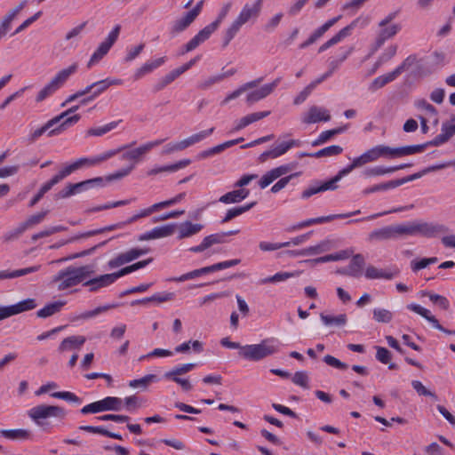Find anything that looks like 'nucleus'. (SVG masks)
<instances>
[{"mask_svg":"<svg viewBox=\"0 0 455 455\" xmlns=\"http://www.w3.org/2000/svg\"><path fill=\"white\" fill-rule=\"evenodd\" d=\"M448 228L444 225H434L432 223L411 221L403 224L385 226L373 230L369 234L370 241H387L403 239L407 236L420 235L426 237H433L438 233H446Z\"/></svg>","mask_w":455,"mask_h":455,"instance_id":"f257e3e1","label":"nucleus"},{"mask_svg":"<svg viewBox=\"0 0 455 455\" xmlns=\"http://www.w3.org/2000/svg\"><path fill=\"white\" fill-rule=\"evenodd\" d=\"M263 0H256L253 4H245L237 17L226 29L223 36V46L226 47L236 36L241 28L247 22H254L259 16Z\"/></svg>","mask_w":455,"mask_h":455,"instance_id":"f03ea898","label":"nucleus"},{"mask_svg":"<svg viewBox=\"0 0 455 455\" xmlns=\"http://www.w3.org/2000/svg\"><path fill=\"white\" fill-rule=\"evenodd\" d=\"M95 273L93 266L85 265L78 267H68L53 276L52 283H56L58 290L63 291L77 285Z\"/></svg>","mask_w":455,"mask_h":455,"instance_id":"7ed1b4c3","label":"nucleus"},{"mask_svg":"<svg viewBox=\"0 0 455 455\" xmlns=\"http://www.w3.org/2000/svg\"><path fill=\"white\" fill-rule=\"evenodd\" d=\"M278 352V347L266 339L259 344L245 345L238 351L240 357L250 361H260Z\"/></svg>","mask_w":455,"mask_h":455,"instance_id":"20e7f679","label":"nucleus"},{"mask_svg":"<svg viewBox=\"0 0 455 455\" xmlns=\"http://www.w3.org/2000/svg\"><path fill=\"white\" fill-rule=\"evenodd\" d=\"M78 68L77 63H73L69 67L60 70L50 82L42 88L36 96V101L40 102L50 95L53 94L57 90L64 85V84L74 75Z\"/></svg>","mask_w":455,"mask_h":455,"instance_id":"39448f33","label":"nucleus"},{"mask_svg":"<svg viewBox=\"0 0 455 455\" xmlns=\"http://www.w3.org/2000/svg\"><path fill=\"white\" fill-rule=\"evenodd\" d=\"M28 415L38 427L44 428L47 425L44 419L52 417L64 419L66 411L62 407L57 405L40 404L31 408L28 411Z\"/></svg>","mask_w":455,"mask_h":455,"instance_id":"423d86ee","label":"nucleus"},{"mask_svg":"<svg viewBox=\"0 0 455 455\" xmlns=\"http://www.w3.org/2000/svg\"><path fill=\"white\" fill-rule=\"evenodd\" d=\"M213 132L214 127H212L210 129L204 130L195 134H192L180 141L170 142L164 147L162 153L164 155H170L174 152L185 150L188 148L201 142L202 140L212 135Z\"/></svg>","mask_w":455,"mask_h":455,"instance_id":"0eeeda50","label":"nucleus"},{"mask_svg":"<svg viewBox=\"0 0 455 455\" xmlns=\"http://www.w3.org/2000/svg\"><path fill=\"white\" fill-rule=\"evenodd\" d=\"M123 407V401L121 398L108 396L102 400L92 403L85 405L81 409L82 414L99 413L107 411H118Z\"/></svg>","mask_w":455,"mask_h":455,"instance_id":"6e6552de","label":"nucleus"},{"mask_svg":"<svg viewBox=\"0 0 455 455\" xmlns=\"http://www.w3.org/2000/svg\"><path fill=\"white\" fill-rule=\"evenodd\" d=\"M102 186L103 185V178L97 177L91 180H84L78 183H68L65 188H63L60 191L56 194L57 198H67L73 195L81 193L83 191L88 190L93 186Z\"/></svg>","mask_w":455,"mask_h":455,"instance_id":"1a4fd4ad","label":"nucleus"},{"mask_svg":"<svg viewBox=\"0 0 455 455\" xmlns=\"http://www.w3.org/2000/svg\"><path fill=\"white\" fill-rule=\"evenodd\" d=\"M121 30V26L116 25L112 29V31L108 34V37L103 41L99 47L96 49V51L92 55L87 66L88 68H91L95 63L99 62L110 50L112 45L116 43L119 34Z\"/></svg>","mask_w":455,"mask_h":455,"instance_id":"9d476101","label":"nucleus"},{"mask_svg":"<svg viewBox=\"0 0 455 455\" xmlns=\"http://www.w3.org/2000/svg\"><path fill=\"white\" fill-rule=\"evenodd\" d=\"M78 108H79V106H74V107L70 108L69 109H68L67 111L62 112L60 115L55 116L54 118H58V125L50 131L49 135L50 136L58 135V134L61 133L62 132H64L68 127L76 124L80 119V116L74 115L72 116H68V115L70 113L76 112Z\"/></svg>","mask_w":455,"mask_h":455,"instance_id":"9b49d317","label":"nucleus"},{"mask_svg":"<svg viewBox=\"0 0 455 455\" xmlns=\"http://www.w3.org/2000/svg\"><path fill=\"white\" fill-rule=\"evenodd\" d=\"M36 307L34 299H26L15 305L0 307V321L20 313L34 309Z\"/></svg>","mask_w":455,"mask_h":455,"instance_id":"f8f14e48","label":"nucleus"},{"mask_svg":"<svg viewBox=\"0 0 455 455\" xmlns=\"http://www.w3.org/2000/svg\"><path fill=\"white\" fill-rule=\"evenodd\" d=\"M331 120L330 111L323 107L313 105L301 116L302 123L306 124Z\"/></svg>","mask_w":455,"mask_h":455,"instance_id":"ddd939ff","label":"nucleus"},{"mask_svg":"<svg viewBox=\"0 0 455 455\" xmlns=\"http://www.w3.org/2000/svg\"><path fill=\"white\" fill-rule=\"evenodd\" d=\"M120 277L118 271L111 274H105L89 280L86 279L84 285L88 287L89 291L95 292L101 288L108 287L114 283Z\"/></svg>","mask_w":455,"mask_h":455,"instance_id":"4468645a","label":"nucleus"},{"mask_svg":"<svg viewBox=\"0 0 455 455\" xmlns=\"http://www.w3.org/2000/svg\"><path fill=\"white\" fill-rule=\"evenodd\" d=\"M343 178V175L341 174L340 171L335 175L332 179L330 180L324 181L321 184H314L309 186L307 189H305L302 194L301 197L303 199H307L310 196L323 192L326 190H335L338 186L337 182H339Z\"/></svg>","mask_w":455,"mask_h":455,"instance_id":"2eb2a0df","label":"nucleus"},{"mask_svg":"<svg viewBox=\"0 0 455 455\" xmlns=\"http://www.w3.org/2000/svg\"><path fill=\"white\" fill-rule=\"evenodd\" d=\"M379 158V157L377 148L374 147L362 154L360 156L355 157L349 165L340 170V172L344 177L345 175L350 173L354 169L362 167L369 163L375 162Z\"/></svg>","mask_w":455,"mask_h":455,"instance_id":"dca6fc26","label":"nucleus"},{"mask_svg":"<svg viewBox=\"0 0 455 455\" xmlns=\"http://www.w3.org/2000/svg\"><path fill=\"white\" fill-rule=\"evenodd\" d=\"M148 249L133 248L125 252L120 253L116 258L110 259L108 263L109 268H116L124 264L129 263L139 257L147 254Z\"/></svg>","mask_w":455,"mask_h":455,"instance_id":"f3484780","label":"nucleus"},{"mask_svg":"<svg viewBox=\"0 0 455 455\" xmlns=\"http://www.w3.org/2000/svg\"><path fill=\"white\" fill-rule=\"evenodd\" d=\"M365 266V260L362 254H355L353 256L349 265L346 267L339 268L337 270L338 274L359 278L363 275V270Z\"/></svg>","mask_w":455,"mask_h":455,"instance_id":"a211bd4d","label":"nucleus"},{"mask_svg":"<svg viewBox=\"0 0 455 455\" xmlns=\"http://www.w3.org/2000/svg\"><path fill=\"white\" fill-rule=\"evenodd\" d=\"M164 141V140H156L149 141L146 144L140 146L137 148L126 151L121 156L122 160L131 161L137 163L140 160L141 156L149 152L153 148L159 146ZM135 165V164H133Z\"/></svg>","mask_w":455,"mask_h":455,"instance_id":"6ab92c4d","label":"nucleus"},{"mask_svg":"<svg viewBox=\"0 0 455 455\" xmlns=\"http://www.w3.org/2000/svg\"><path fill=\"white\" fill-rule=\"evenodd\" d=\"M294 168L293 164H284L274 168L266 172L260 179L259 185L261 188H265L278 178L286 175Z\"/></svg>","mask_w":455,"mask_h":455,"instance_id":"aec40b11","label":"nucleus"},{"mask_svg":"<svg viewBox=\"0 0 455 455\" xmlns=\"http://www.w3.org/2000/svg\"><path fill=\"white\" fill-rule=\"evenodd\" d=\"M407 308L424 317L426 320L432 323L434 328L444 333L455 335V331H451L443 328L439 323L438 320L433 315H431V312L428 309L414 303L407 305Z\"/></svg>","mask_w":455,"mask_h":455,"instance_id":"412c9836","label":"nucleus"},{"mask_svg":"<svg viewBox=\"0 0 455 455\" xmlns=\"http://www.w3.org/2000/svg\"><path fill=\"white\" fill-rule=\"evenodd\" d=\"M281 78H276L272 83L264 84L259 89L249 92L246 96V102L251 105L265 99L267 96L273 92L275 87L279 84Z\"/></svg>","mask_w":455,"mask_h":455,"instance_id":"4be33fe9","label":"nucleus"},{"mask_svg":"<svg viewBox=\"0 0 455 455\" xmlns=\"http://www.w3.org/2000/svg\"><path fill=\"white\" fill-rule=\"evenodd\" d=\"M175 231V225L169 224L162 227H156L139 236V241H148L160 239L172 235Z\"/></svg>","mask_w":455,"mask_h":455,"instance_id":"5701e85b","label":"nucleus"},{"mask_svg":"<svg viewBox=\"0 0 455 455\" xmlns=\"http://www.w3.org/2000/svg\"><path fill=\"white\" fill-rule=\"evenodd\" d=\"M340 19L341 15H339L326 21L323 25L315 29L305 42L299 44V48L305 49L307 46L314 44L315 42H316V40L322 37L323 34L327 32L333 25H335Z\"/></svg>","mask_w":455,"mask_h":455,"instance_id":"b1692460","label":"nucleus"},{"mask_svg":"<svg viewBox=\"0 0 455 455\" xmlns=\"http://www.w3.org/2000/svg\"><path fill=\"white\" fill-rule=\"evenodd\" d=\"M270 115L269 111H262V112H255L251 113L239 120L235 122V126L233 127L231 132H238L245 128L246 126L253 124L257 121H259Z\"/></svg>","mask_w":455,"mask_h":455,"instance_id":"393cba45","label":"nucleus"},{"mask_svg":"<svg viewBox=\"0 0 455 455\" xmlns=\"http://www.w3.org/2000/svg\"><path fill=\"white\" fill-rule=\"evenodd\" d=\"M204 226L199 223L185 221L177 226V238L182 240L196 235L203 229Z\"/></svg>","mask_w":455,"mask_h":455,"instance_id":"a878e982","label":"nucleus"},{"mask_svg":"<svg viewBox=\"0 0 455 455\" xmlns=\"http://www.w3.org/2000/svg\"><path fill=\"white\" fill-rule=\"evenodd\" d=\"M380 30L375 41L374 51H377L383 45L386 40L395 36L401 29L398 24H390L385 27H379Z\"/></svg>","mask_w":455,"mask_h":455,"instance_id":"bb28decb","label":"nucleus"},{"mask_svg":"<svg viewBox=\"0 0 455 455\" xmlns=\"http://www.w3.org/2000/svg\"><path fill=\"white\" fill-rule=\"evenodd\" d=\"M243 138H238V139H235V140H228L224 143H221V144H219L213 148H208L206 150H204L202 152H200L198 155H197V158L198 159H205V158H208V157H211L214 155H217V154H220L221 152H223L225 149L234 146V145H236L238 144L239 142L243 141Z\"/></svg>","mask_w":455,"mask_h":455,"instance_id":"cd10ccee","label":"nucleus"},{"mask_svg":"<svg viewBox=\"0 0 455 455\" xmlns=\"http://www.w3.org/2000/svg\"><path fill=\"white\" fill-rule=\"evenodd\" d=\"M100 164V160L98 156L93 157H84L76 160V162L67 165L63 168L64 172L67 176L70 175L73 172L83 168V167H92Z\"/></svg>","mask_w":455,"mask_h":455,"instance_id":"c85d7f7f","label":"nucleus"},{"mask_svg":"<svg viewBox=\"0 0 455 455\" xmlns=\"http://www.w3.org/2000/svg\"><path fill=\"white\" fill-rule=\"evenodd\" d=\"M85 341L86 339L84 336H69L61 341L58 349L60 353L79 350Z\"/></svg>","mask_w":455,"mask_h":455,"instance_id":"c756f323","label":"nucleus"},{"mask_svg":"<svg viewBox=\"0 0 455 455\" xmlns=\"http://www.w3.org/2000/svg\"><path fill=\"white\" fill-rule=\"evenodd\" d=\"M397 274H398V271L385 270V269L378 268L374 266H369L365 270V277L368 279L391 280Z\"/></svg>","mask_w":455,"mask_h":455,"instance_id":"7c9ffc66","label":"nucleus"},{"mask_svg":"<svg viewBox=\"0 0 455 455\" xmlns=\"http://www.w3.org/2000/svg\"><path fill=\"white\" fill-rule=\"evenodd\" d=\"M26 4V0L21 1L17 6L9 10L7 13L3 17L0 21V26L5 30L6 33L10 30L12 20L23 10Z\"/></svg>","mask_w":455,"mask_h":455,"instance_id":"2f4dec72","label":"nucleus"},{"mask_svg":"<svg viewBox=\"0 0 455 455\" xmlns=\"http://www.w3.org/2000/svg\"><path fill=\"white\" fill-rule=\"evenodd\" d=\"M416 61V57L411 55L407 57L401 65H399L394 71L383 75L384 80L386 84H388L394 81L398 76H400L403 71L407 70L411 66H412Z\"/></svg>","mask_w":455,"mask_h":455,"instance_id":"473e14b6","label":"nucleus"},{"mask_svg":"<svg viewBox=\"0 0 455 455\" xmlns=\"http://www.w3.org/2000/svg\"><path fill=\"white\" fill-rule=\"evenodd\" d=\"M249 195V190L245 188L236 189L230 191L223 196H221L219 199L220 203L223 204H236L242 202Z\"/></svg>","mask_w":455,"mask_h":455,"instance_id":"72a5a7b5","label":"nucleus"},{"mask_svg":"<svg viewBox=\"0 0 455 455\" xmlns=\"http://www.w3.org/2000/svg\"><path fill=\"white\" fill-rule=\"evenodd\" d=\"M262 78H258L253 81L248 82L238 87L236 90H235L233 92L228 94L220 103L221 106L227 105L230 100H235L238 98L240 95H242L243 92L255 88L259 85V84L261 82Z\"/></svg>","mask_w":455,"mask_h":455,"instance_id":"f704fd0d","label":"nucleus"},{"mask_svg":"<svg viewBox=\"0 0 455 455\" xmlns=\"http://www.w3.org/2000/svg\"><path fill=\"white\" fill-rule=\"evenodd\" d=\"M122 84L121 79H110L106 78L95 83H92V86L94 91L92 92V95L89 96V100H93L100 94H101L103 92H105L108 87L112 85H119Z\"/></svg>","mask_w":455,"mask_h":455,"instance_id":"c9c22d12","label":"nucleus"},{"mask_svg":"<svg viewBox=\"0 0 455 455\" xmlns=\"http://www.w3.org/2000/svg\"><path fill=\"white\" fill-rule=\"evenodd\" d=\"M357 213H360L359 210L353 212H348V213L334 214V215H328V216L318 217V218H314V219H308L307 220L302 221L301 224L304 228L309 227L314 224H321V223H324V222H329L335 219H344V218H347V217L355 215Z\"/></svg>","mask_w":455,"mask_h":455,"instance_id":"e433bc0d","label":"nucleus"},{"mask_svg":"<svg viewBox=\"0 0 455 455\" xmlns=\"http://www.w3.org/2000/svg\"><path fill=\"white\" fill-rule=\"evenodd\" d=\"M411 166V164H401L397 166L392 167H383V166H375L371 168H368L364 170L363 175L365 177H374V176H382L387 173L395 172L398 170L404 169L406 167Z\"/></svg>","mask_w":455,"mask_h":455,"instance_id":"4c0bfd02","label":"nucleus"},{"mask_svg":"<svg viewBox=\"0 0 455 455\" xmlns=\"http://www.w3.org/2000/svg\"><path fill=\"white\" fill-rule=\"evenodd\" d=\"M329 74H323L319 78L315 79V81L311 82L307 86H306L299 93V95L294 99V104L299 105L303 103L307 98L309 96V94L312 92V91L322 82H323L325 79L328 78Z\"/></svg>","mask_w":455,"mask_h":455,"instance_id":"58836bf2","label":"nucleus"},{"mask_svg":"<svg viewBox=\"0 0 455 455\" xmlns=\"http://www.w3.org/2000/svg\"><path fill=\"white\" fill-rule=\"evenodd\" d=\"M195 20L196 19L188 12L185 16L176 20L173 22L171 28V34L172 36H176L183 32L194 22Z\"/></svg>","mask_w":455,"mask_h":455,"instance_id":"ea45409f","label":"nucleus"},{"mask_svg":"<svg viewBox=\"0 0 455 455\" xmlns=\"http://www.w3.org/2000/svg\"><path fill=\"white\" fill-rule=\"evenodd\" d=\"M335 247L336 243L333 240L325 239L321 241L316 245L307 247L306 253H308V256L316 255L331 251Z\"/></svg>","mask_w":455,"mask_h":455,"instance_id":"a19ab883","label":"nucleus"},{"mask_svg":"<svg viewBox=\"0 0 455 455\" xmlns=\"http://www.w3.org/2000/svg\"><path fill=\"white\" fill-rule=\"evenodd\" d=\"M0 435L10 440H27L32 435L28 429H2Z\"/></svg>","mask_w":455,"mask_h":455,"instance_id":"79ce46f5","label":"nucleus"},{"mask_svg":"<svg viewBox=\"0 0 455 455\" xmlns=\"http://www.w3.org/2000/svg\"><path fill=\"white\" fill-rule=\"evenodd\" d=\"M158 381V378L155 374H148L140 379H132L129 382V387L132 388H137L140 391H145L148 389V386L153 383Z\"/></svg>","mask_w":455,"mask_h":455,"instance_id":"37998d69","label":"nucleus"},{"mask_svg":"<svg viewBox=\"0 0 455 455\" xmlns=\"http://www.w3.org/2000/svg\"><path fill=\"white\" fill-rule=\"evenodd\" d=\"M320 318L324 325L326 326H336L342 327L346 325L347 322V316L346 314H340L339 315H330L320 314Z\"/></svg>","mask_w":455,"mask_h":455,"instance_id":"c03bdc74","label":"nucleus"},{"mask_svg":"<svg viewBox=\"0 0 455 455\" xmlns=\"http://www.w3.org/2000/svg\"><path fill=\"white\" fill-rule=\"evenodd\" d=\"M160 210H163V205L161 204L160 202L156 203L148 208L141 209L140 211H139L136 214L130 217L126 220V223L132 224L140 219L147 218V217L150 216L151 214H153L154 212H156Z\"/></svg>","mask_w":455,"mask_h":455,"instance_id":"a18cd8bd","label":"nucleus"},{"mask_svg":"<svg viewBox=\"0 0 455 455\" xmlns=\"http://www.w3.org/2000/svg\"><path fill=\"white\" fill-rule=\"evenodd\" d=\"M353 253L352 250H343L339 252L325 255L314 259L315 263H325L329 261H339L348 259Z\"/></svg>","mask_w":455,"mask_h":455,"instance_id":"49530a36","label":"nucleus"},{"mask_svg":"<svg viewBox=\"0 0 455 455\" xmlns=\"http://www.w3.org/2000/svg\"><path fill=\"white\" fill-rule=\"evenodd\" d=\"M255 204H256L255 202H252V203L248 204L243 206L235 207V208H231V209L228 210V212H227L225 217L222 219L221 222L222 223L229 222L233 219H235V218L240 216L241 214L251 210L255 205Z\"/></svg>","mask_w":455,"mask_h":455,"instance_id":"de8ad7c7","label":"nucleus"},{"mask_svg":"<svg viewBox=\"0 0 455 455\" xmlns=\"http://www.w3.org/2000/svg\"><path fill=\"white\" fill-rule=\"evenodd\" d=\"M41 266H33L26 268H21L18 270H14L12 272L7 271H0V279H7V278H16L19 276H22L28 274H31L36 272L40 269Z\"/></svg>","mask_w":455,"mask_h":455,"instance_id":"09e8293b","label":"nucleus"},{"mask_svg":"<svg viewBox=\"0 0 455 455\" xmlns=\"http://www.w3.org/2000/svg\"><path fill=\"white\" fill-rule=\"evenodd\" d=\"M58 125V118H52L49 120L44 125H43L40 128H37L33 132H31L29 140L34 142L36 141L39 137H41L44 133L48 132H50L51 130L55 128Z\"/></svg>","mask_w":455,"mask_h":455,"instance_id":"8fccbe9b","label":"nucleus"},{"mask_svg":"<svg viewBox=\"0 0 455 455\" xmlns=\"http://www.w3.org/2000/svg\"><path fill=\"white\" fill-rule=\"evenodd\" d=\"M119 306L120 305L118 303H113V304H108V305H105V306H100V307H96L93 310L86 311V312L79 315L78 316L76 317V319H77V320H85V319L92 318V317L98 315L100 313L106 312V311H108L109 309L116 308V307H117Z\"/></svg>","mask_w":455,"mask_h":455,"instance_id":"3c124183","label":"nucleus"},{"mask_svg":"<svg viewBox=\"0 0 455 455\" xmlns=\"http://www.w3.org/2000/svg\"><path fill=\"white\" fill-rule=\"evenodd\" d=\"M64 305H65V303L62 301H56L53 303H50V304L46 305L44 307H43L42 309L38 310L36 315L38 317H41V318L49 317V316L54 315L55 313L59 312Z\"/></svg>","mask_w":455,"mask_h":455,"instance_id":"603ef678","label":"nucleus"},{"mask_svg":"<svg viewBox=\"0 0 455 455\" xmlns=\"http://www.w3.org/2000/svg\"><path fill=\"white\" fill-rule=\"evenodd\" d=\"M358 20H353L349 25L343 28L341 30H339L336 35H334L330 40V42L332 44V45L339 43L346 37L349 36L351 35L352 30L355 28L357 25Z\"/></svg>","mask_w":455,"mask_h":455,"instance_id":"864d4df0","label":"nucleus"},{"mask_svg":"<svg viewBox=\"0 0 455 455\" xmlns=\"http://www.w3.org/2000/svg\"><path fill=\"white\" fill-rule=\"evenodd\" d=\"M121 122H122L121 120H118V121H114V122L108 123L100 127L90 128L87 131V135H89V136H102V135L108 133V132L114 130L118 125V124H120Z\"/></svg>","mask_w":455,"mask_h":455,"instance_id":"5fc2aeb1","label":"nucleus"},{"mask_svg":"<svg viewBox=\"0 0 455 455\" xmlns=\"http://www.w3.org/2000/svg\"><path fill=\"white\" fill-rule=\"evenodd\" d=\"M427 147V144H420V145L404 146V147L395 148L396 157L413 155L416 153L422 152Z\"/></svg>","mask_w":455,"mask_h":455,"instance_id":"6e6d98bb","label":"nucleus"},{"mask_svg":"<svg viewBox=\"0 0 455 455\" xmlns=\"http://www.w3.org/2000/svg\"><path fill=\"white\" fill-rule=\"evenodd\" d=\"M373 319L378 323H388L393 319V313L386 308L377 307L372 311Z\"/></svg>","mask_w":455,"mask_h":455,"instance_id":"4d7b16f0","label":"nucleus"},{"mask_svg":"<svg viewBox=\"0 0 455 455\" xmlns=\"http://www.w3.org/2000/svg\"><path fill=\"white\" fill-rule=\"evenodd\" d=\"M343 151V148L340 146L338 145H331L329 147H326L323 149H320L319 151L313 153V155H310L312 157H325V156H338L341 154Z\"/></svg>","mask_w":455,"mask_h":455,"instance_id":"13d9d810","label":"nucleus"},{"mask_svg":"<svg viewBox=\"0 0 455 455\" xmlns=\"http://www.w3.org/2000/svg\"><path fill=\"white\" fill-rule=\"evenodd\" d=\"M68 177L66 173L64 172L63 169L60 171L56 175H54L50 180L45 182L41 188L39 189V193L41 195H44L47 193L53 186L60 182L63 179Z\"/></svg>","mask_w":455,"mask_h":455,"instance_id":"bf43d9fd","label":"nucleus"},{"mask_svg":"<svg viewBox=\"0 0 455 455\" xmlns=\"http://www.w3.org/2000/svg\"><path fill=\"white\" fill-rule=\"evenodd\" d=\"M292 276H294L293 273H290V272H278V273H276L275 275H274L272 276L261 279L259 281V283L261 284H266V283H276L284 282V281L288 280L289 278H291Z\"/></svg>","mask_w":455,"mask_h":455,"instance_id":"052dcab7","label":"nucleus"},{"mask_svg":"<svg viewBox=\"0 0 455 455\" xmlns=\"http://www.w3.org/2000/svg\"><path fill=\"white\" fill-rule=\"evenodd\" d=\"M344 130H345L344 128L340 127V128L324 131L319 135L317 140L313 141L312 145L318 146V145L323 144L326 141H328L334 135L341 133Z\"/></svg>","mask_w":455,"mask_h":455,"instance_id":"680f3d73","label":"nucleus"},{"mask_svg":"<svg viewBox=\"0 0 455 455\" xmlns=\"http://www.w3.org/2000/svg\"><path fill=\"white\" fill-rule=\"evenodd\" d=\"M216 30V24H209L201 29L194 37L199 42L200 44H202L204 42L209 39L211 35Z\"/></svg>","mask_w":455,"mask_h":455,"instance_id":"e2e57ef3","label":"nucleus"},{"mask_svg":"<svg viewBox=\"0 0 455 455\" xmlns=\"http://www.w3.org/2000/svg\"><path fill=\"white\" fill-rule=\"evenodd\" d=\"M227 78V75H216L209 76L208 78L201 81L197 87L200 90H208L210 87H212L213 84H218L221 82L223 79Z\"/></svg>","mask_w":455,"mask_h":455,"instance_id":"0e129e2a","label":"nucleus"},{"mask_svg":"<svg viewBox=\"0 0 455 455\" xmlns=\"http://www.w3.org/2000/svg\"><path fill=\"white\" fill-rule=\"evenodd\" d=\"M283 17V14L282 12L275 14L266 22V24L264 25V30L267 33L274 32L281 23Z\"/></svg>","mask_w":455,"mask_h":455,"instance_id":"69168bd1","label":"nucleus"},{"mask_svg":"<svg viewBox=\"0 0 455 455\" xmlns=\"http://www.w3.org/2000/svg\"><path fill=\"white\" fill-rule=\"evenodd\" d=\"M26 228L24 227V225L22 223H20L17 228H15L14 229L7 232L3 239L4 242L6 243H9V242H12V241H14L16 239H18L25 231H26Z\"/></svg>","mask_w":455,"mask_h":455,"instance_id":"338daca9","label":"nucleus"},{"mask_svg":"<svg viewBox=\"0 0 455 455\" xmlns=\"http://www.w3.org/2000/svg\"><path fill=\"white\" fill-rule=\"evenodd\" d=\"M396 45L388 46L377 60V67H380L383 63L391 60L396 54Z\"/></svg>","mask_w":455,"mask_h":455,"instance_id":"774afa93","label":"nucleus"}]
</instances>
